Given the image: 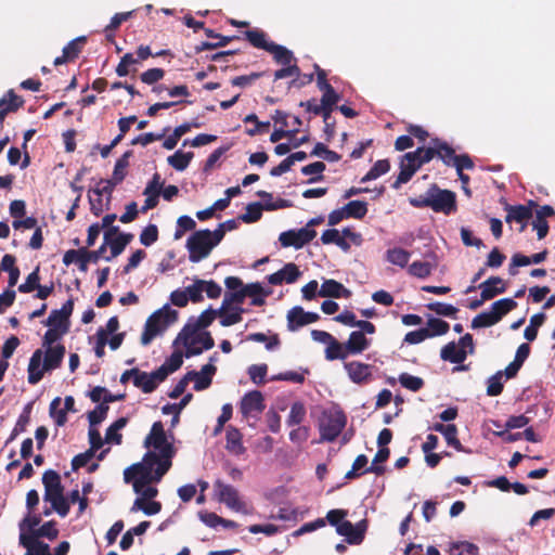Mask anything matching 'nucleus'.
<instances>
[{"mask_svg":"<svg viewBox=\"0 0 555 555\" xmlns=\"http://www.w3.org/2000/svg\"><path fill=\"white\" fill-rule=\"evenodd\" d=\"M448 446L454 448L459 452H467L457 438V427L454 424H449V428L443 434Z\"/></svg>","mask_w":555,"mask_h":555,"instance_id":"obj_60","label":"nucleus"},{"mask_svg":"<svg viewBox=\"0 0 555 555\" xmlns=\"http://www.w3.org/2000/svg\"><path fill=\"white\" fill-rule=\"evenodd\" d=\"M244 36L254 48L261 49L267 52L269 51L270 46L273 44V41H269L267 34L261 29L256 28L246 30Z\"/></svg>","mask_w":555,"mask_h":555,"instance_id":"obj_31","label":"nucleus"},{"mask_svg":"<svg viewBox=\"0 0 555 555\" xmlns=\"http://www.w3.org/2000/svg\"><path fill=\"white\" fill-rule=\"evenodd\" d=\"M26 533L27 535L33 537L34 539L40 540V538H47L53 541L57 538L59 530L56 528V522L54 520H50L44 522L37 530H33L31 532Z\"/></svg>","mask_w":555,"mask_h":555,"instance_id":"obj_38","label":"nucleus"},{"mask_svg":"<svg viewBox=\"0 0 555 555\" xmlns=\"http://www.w3.org/2000/svg\"><path fill=\"white\" fill-rule=\"evenodd\" d=\"M67 333V328L59 330L55 327H49V330L44 333L42 338V347L51 348L54 347L55 343L59 341L65 334Z\"/></svg>","mask_w":555,"mask_h":555,"instance_id":"obj_57","label":"nucleus"},{"mask_svg":"<svg viewBox=\"0 0 555 555\" xmlns=\"http://www.w3.org/2000/svg\"><path fill=\"white\" fill-rule=\"evenodd\" d=\"M268 372L267 364H254L248 367V375L253 383L257 385H263L266 382V375Z\"/></svg>","mask_w":555,"mask_h":555,"instance_id":"obj_62","label":"nucleus"},{"mask_svg":"<svg viewBox=\"0 0 555 555\" xmlns=\"http://www.w3.org/2000/svg\"><path fill=\"white\" fill-rule=\"evenodd\" d=\"M178 338L183 339V344L186 347L185 356L188 358L192 356L201 354L204 350H209L215 346V340L209 332L195 333L193 336L188 334H179Z\"/></svg>","mask_w":555,"mask_h":555,"instance_id":"obj_10","label":"nucleus"},{"mask_svg":"<svg viewBox=\"0 0 555 555\" xmlns=\"http://www.w3.org/2000/svg\"><path fill=\"white\" fill-rule=\"evenodd\" d=\"M178 311L165 305L160 309L153 312L146 320L143 333L141 335V344L147 346L152 340L166 332V330L177 322Z\"/></svg>","mask_w":555,"mask_h":555,"instance_id":"obj_4","label":"nucleus"},{"mask_svg":"<svg viewBox=\"0 0 555 555\" xmlns=\"http://www.w3.org/2000/svg\"><path fill=\"white\" fill-rule=\"evenodd\" d=\"M31 409H33V404H31V403H28V404L24 408L23 412L20 414V416H18V418H17V421H16V423H15L14 428H13V429H12V431H11L10 437L8 438V440H7V442H5L7 444H8V443H10V442H12L13 440H15V439H16V437H17L20 434H22V433L26 431V428H27V426H28V424H29V422H30V413H31Z\"/></svg>","mask_w":555,"mask_h":555,"instance_id":"obj_33","label":"nucleus"},{"mask_svg":"<svg viewBox=\"0 0 555 555\" xmlns=\"http://www.w3.org/2000/svg\"><path fill=\"white\" fill-rule=\"evenodd\" d=\"M347 218L363 219L367 214V203L364 201H350L344 206Z\"/></svg>","mask_w":555,"mask_h":555,"instance_id":"obj_42","label":"nucleus"},{"mask_svg":"<svg viewBox=\"0 0 555 555\" xmlns=\"http://www.w3.org/2000/svg\"><path fill=\"white\" fill-rule=\"evenodd\" d=\"M427 308L430 311H434L435 313H437L438 315L450 317V318H455V315L459 311V309L455 308L454 306H452L450 304L439 302V301L428 304Z\"/></svg>","mask_w":555,"mask_h":555,"instance_id":"obj_58","label":"nucleus"},{"mask_svg":"<svg viewBox=\"0 0 555 555\" xmlns=\"http://www.w3.org/2000/svg\"><path fill=\"white\" fill-rule=\"evenodd\" d=\"M24 105V100L16 95L11 89L5 95L0 99V122H3L5 116L10 113L16 112Z\"/></svg>","mask_w":555,"mask_h":555,"instance_id":"obj_26","label":"nucleus"},{"mask_svg":"<svg viewBox=\"0 0 555 555\" xmlns=\"http://www.w3.org/2000/svg\"><path fill=\"white\" fill-rule=\"evenodd\" d=\"M186 248L189 250V259L191 262H199L209 256L215 247L211 242L210 230L195 231L186 241Z\"/></svg>","mask_w":555,"mask_h":555,"instance_id":"obj_7","label":"nucleus"},{"mask_svg":"<svg viewBox=\"0 0 555 555\" xmlns=\"http://www.w3.org/2000/svg\"><path fill=\"white\" fill-rule=\"evenodd\" d=\"M65 352V346L56 344L54 347L46 348L44 358L42 360L43 351L41 349L35 350L28 363V383L36 385L42 379L44 372L60 367Z\"/></svg>","mask_w":555,"mask_h":555,"instance_id":"obj_2","label":"nucleus"},{"mask_svg":"<svg viewBox=\"0 0 555 555\" xmlns=\"http://www.w3.org/2000/svg\"><path fill=\"white\" fill-rule=\"evenodd\" d=\"M217 317V310L211 307L201 313L197 319H190L182 330V334L193 336L201 330L208 327Z\"/></svg>","mask_w":555,"mask_h":555,"instance_id":"obj_20","label":"nucleus"},{"mask_svg":"<svg viewBox=\"0 0 555 555\" xmlns=\"http://www.w3.org/2000/svg\"><path fill=\"white\" fill-rule=\"evenodd\" d=\"M264 408L263 396L259 390L247 392L240 404V410L244 416L261 413Z\"/></svg>","mask_w":555,"mask_h":555,"instance_id":"obj_18","label":"nucleus"},{"mask_svg":"<svg viewBox=\"0 0 555 555\" xmlns=\"http://www.w3.org/2000/svg\"><path fill=\"white\" fill-rule=\"evenodd\" d=\"M367 527L369 524L366 519H362L356 525L345 519L339 526H337L336 532L339 535L345 537L347 543L351 545H359L365 538Z\"/></svg>","mask_w":555,"mask_h":555,"instance_id":"obj_12","label":"nucleus"},{"mask_svg":"<svg viewBox=\"0 0 555 555\" xmlns=\"http://www.w3.org/2000/svg\"><path fill=\"white\" fill-rule=\"evenodd\" d=\"M345 370L349 378L356 384L365 383L372 376L371 365L358 361L345 363Z\"/></svg>","mask_w":555,"mask_h":555,"instance_id":"obj_23","label":"nucleus"},{"mask_svg":"<svg viewBox=\"0 0 555 555\" xmlns=\"http://www.w3.org/2000/svg\"><path fill=\"white\" fill-rule=\"evenodd\" d=\"M306 417V408L304 403L297 401L294 402L291 406L289 415L287 417L286 424L289 427L299 425Z\"/></svg>","mask_w":555,"mask_h":555,"instance_id":"obj_46","label":"nucleus"},{"mask_svg":"<svg viewBox=\"0 0 555 555\" xmlns=\"http://www.w3.org/2000/svg\"><path fill=\"white\" fill-rule=\"evenodd\" d=\"M415 154L412 152L405 153L400 162V172L392 183V189H399L402 184L408 183L415 172L421 168L420 163L416 160Z\"/></svg>","mask_w":555,"mask_h":555,"instance_id":"obj_15","label":"nucleus"},{"mask_svg":"<svg viewBox=\"0 0 555 555\" xmlns=\"http://www.w3.org/2000/svg\"><path fill=\"white\" fill-rule=\"evenodd\" d=\"M40 267L37 266L35 270L28 274L26 281L18 286V292L23 294H28L40 285V275H39Z\"/></svg>","mask_w":555,"mask_h":555,"instance_id":"obj_51","label":"nucleus"},{"mask_svg":"<svg viewBox=\"0 0 555 555\" xmlns=\"http://www.w3.org/2000/svg\"><path fill=\"white\" fill-rule=\"evenodd\" d=\"M325 168L326 166L323 162H314L312 164L304 166L301 168V173L305 176L315 175L314 177L308 180V183H314L323 180L324 177L322 176V172L325 170Z\"/></svg>","mask_w":555,"mask_h":555,"instance_id":"obj_47","label":"nucleus"},{"mask_svg":"<svg viewBox=\"0 0 555 555\" xmlns=\"http://www.w3.org/2000/svg\"><path fill=\"white\" fill-rule=\"evenodd\" d=\"M268 52L273 55V59L276 63L282 64L283 66L292 65V62L295 60L294 54L291 50L275 42H273V44L270 46Z\"/></svg>","mask_w":555,"mask_h":555,"instance_id":"obj_36","label":"nucleus"},{"mask_svg":"<svg viewBox=\"0 0 555 555\" xmlns=\"http://www.w3.org/2000/svg\"><path fill=\"white\" fill-rule=\"evenodd\" d=\"M245 298H251V305L261 307L266 304V297L270 295L269 291H264L260 283H250L244 286Z\"/></svg>","mask_w":555,"mask_h":555,"instance_id":"obj_30","label":"nucleus"},{"mask_svg":"<svg viewBox=\"0 0 555 555\" xmlns=\"http://www.w3.org/2000/svg\"><path fill=\"white\" fill-rule=\"evenodd\" d=\"M410 257V251L400 247L390 248L386 251V260L401 268L408 264Z\"/></svg>","mask_w":555,"mask_h":555,"instance_id":"obj_41","label":"nucleus"},{"mask_svg":"<svg viewBox=\"0 0 555 555\" xmlns=\"http://www.w3.org/2000/svg\"><path fill=\"white\" fill-rule=\"evenodd\" d=\"M430 208L435 212L450 215L456 210V195L450 190H441L437 184L429 186Z\"/></svg>","mask_w":555,"mask_h":555,"instance_id":"obj_8","label":"nucleus"},{"mask_svg":"<svg viewBox=\"0 0 555 555\" xmlns=\"http://www.w3.org/2000/svg\"><path fill=\"white\" fill-rule=\"evenodd\" d=\"M428 327V338L435 337V336H441L449 332L450 325L448 322L438 319V318H430L427 322Z\"/></svg>","mask_w":555,"mask_h":555,"instance_id":"obj_49","label":"nucleus"},{"mask_svg":"<svg viewBox=\"0 0 555 555\" xmlns=\"http://www.w3.org/2000/svg\"><path fill=\"white\" fill-rule=\"evenodd\" d=\"M440 357L444 361L459 364L465 361L467 352L463 348L457 347L454 341H451L442 347Z\"/></svg>","mask_w":555,"mask_h":555,"instance_id":"obj_29","label":"nucleus"},{"mask_svg":"<svg viewBox=\"0 0 555 555\" xmlns=\"http://www.w3.org/2000/svg\"><path fill=\"white\" fill-rule=\"evenodd\" d=\"M348 356L349 352L347 351L346 345L340 344L335 337L331 343L327 344V347L325 349L326 360H345Z\"/></svg>","mask_w":555,"mask_h":555,"instance_id":"obj_40","label":"nucleus"},{"mask_svg":"<svg viewBox=\"0 0 555 555\" xmlns=\"http://www.w3.org/2000/svg\"><path fill=\"white\" fill-rule=\"evenodd\" d=\"M196 222L186 215L180 216L177 220V228L173 234L175 240H180L186 231H193Z\"/></svg>","mask_w":555,"mask_h":555,"instance_id":"obj_53","label":"nucleus"},{"mask_svg":"<svg viewBox=\"0 0 555 555\" xmlns=\"http://www.w3.org/2000/svg\"><path fill=\"white\" fill-rule=\"evenodd\" d=\"M503 372L498 371L494 375L488 378L487 386V395L490 397H496L502 393L504 385H503Z\"/></svg>","mask_w":555,"mask_h":555,"instance_id":"obj_52","label":"nucleus"},{"mask_svg":"<svg viewBox=\"0 0 555 555\" xmlns=\"http://www.w3.org/2000/svg\"><path fill=\"white\" fill-rule=\"evenodd\" d=\"M109 406L102 402L96 405L94 410L90 411L88 413V421L90 426H95L102 423L106 418Z\"/></svg>","mask_w":555,"mask_h":555,"instance_id":"obj_63","label":"nucleus"},{"mask_svg":"<svg viewBox=\"0 0 555 555\" xmlns=\"http://www.w3.org/2000/svg\"><path fill=\"white\" fill-rule=\"evenodd\" d=\"M433 266L427 261H414L409 267V273L420 279H426L431 274Z\"/></svg>","mask_w":555,"mask_h":555,"instance_id":"obj_55","label":"nucleus"},{"mask_svg":"<svg viewBox=\"0 0 555 555\" xmlns=\"http://www.w3.org/2000/svg\"><path fill=\"white\" fill-rule=\"evenodd\" d=\"M538 206L534 201H529L528 205H509L505 203L504 209L506 211V223L516 222L520 224L519 231L522 232L529 219L532 218V207Z\"/></svg>","mask_w":555,"mask_h":555,"instance_id":"obj_13","label":"nucleus"},{"mask_svg":"<svg viewBox=\"0 0 555 555\" xmlns=\"http://www.w3.org/2000/svg\"><path fill=\"white\" fill-rule=\"evenodd\" d=\"M390 170V163L388 159H379L377 160L371 169L366 172V175L361 179V182H367L371 180H375L378 177L387 173Z\"/></svg>","mask_w":555,"mask_h":555,"instance_id":"obj_44","label":"nucleus"},{"mask_svg":"<svg viewBox=\"0 0 555 555\" xmlns=\"http://www.w3.org/2000/svg\"><path fill=\"white\" fill-rule=\"evenodd\" d=\"M133 385L140 388L144 393H151L156 389L154 380H152L150 374L139 370V373L133 378Z\"/></svg>","mask_w":555,"mask_h":555,"instance_id":"obj_50","label":"nucleus"},{"mask_svg":"<svg viewBox=\"0 0 555 555\" xmlns=\"http://www.w3.org/2000/svg\"><path fill=\"white\" fill-rule=\"evenodd\" d=\"M144 447H153L159 451L158 453L154 452L156 459L151 460L150 463L157 468V479H162L170 469L176 451L172 443L167 441L164 425L160 421L152 425L150 434L144 439Z\"/></svg>","mask_w":555,"mask_h":555,"instance_id":"obj_1","label":"nucleus"},{"mask_svg":"<svg viewBox=\"0 0 555 555\" xmlns=\"http://www.w3.org/2000/svg\"><path fill=\"white\" fill-rule=\"evenodd\" d=\"M433 145L436 146V155L447 165L452 166L454 158L457 156L454 149L444 141L439 139L433 140Z\"/></svg>","mask_w":555,"mask_h":555,"instance_id":"obj_35","label":"nucleus"},{"mask_svg":"<svg viewBox=\"0 0 555 555\" xmlns=\"http://www.w3.org/2000/svg\"><path fill=\"white\" fill-rule=\"evenodd\" d=\"M131 156V151L126 152L120 158H118L115 163L114 171L112 178L115 179V182H122L126 177V168L129 166L128 158Z\"/></svg>","mask_w":555,"mask_h":555,"instance_id":"obj_54","label":"nucleus"},{"mask_svg":"<svg viewBox=\"0 0 555 555\" xmlns=\"http://www.w3.org/2000/svg\"><path fill=\"white\" fill-rule=\"evenodd\" d=\"M20 544L26 548L25 555H49L50 552L49 544L27 535L26 532L20 533Z\"/></svg>","mask_w":555,"mask_h":555,"instance_id":"obj_24","label":"nucleus"},{"mask_svg":"<svg viewBox=\"0 0 555 555\" xmlns=\"http://www.w3.org/2000/svg\"><path fill=\"white\" fill-rule=\"evenodd\" d=\"M315 236V230L301 228L299 230L282 232L279 236V241L283 247H295L296 249H299L310 243Z\"/></svg>","mask_w":555,"mask_h":555,"instance_id":"obj_11","label":"nucleus"},{"mask_svg":"<svg viewBox=\"0 0 555 555\" xmlns=\"http://www.w3.org/2000/svg\"><path fill=\"white\" fill-rule=\"evenodd\" d=\"M204 280L195 279L192 285L185 287V293L188 295L189 300L192 302H201L203 301V292H204Z\"/></svg>","mask_w":555,"mask_h":555,"instance_id":"obj_59","label":"nucleus"},{"mask_svg":"<svg viewBox=\"0 0 555 555\" xmlns=\"http://www.w3.org/2000/svg\"><path fill=\"white\" fill-rule=\"evenodd\" d=\"M87 42V38L85 36L77 37L69 41L64 48L61 56L55 57L53 64L55 66L65 64L67 62L75 61L79 54L82 52L83 46Z\"/></svg>","mask_w":555,"mask_h":555,"instance_id":"obj_21","label":"nucleus"},{"mask_svg":"<svg viewBox=\"0 0 555 555\" xmlns=\"http://www.w3.org/2000/svg\"><path fill=\"white\" fill-rule=\"evenodd\" d=\"M193 157H194L193 152L184 153L179 150V151L175 152V154L170 155L167 158V162L176 170L183 171L188 168V166L190 165Z\"/></svg>","mask_w":555,"mask_h":555,"instance_id":"obj_39","label":"nucleus"},{"mask_svg":"<svg viewBox=\"0 0 555 555\" xmlns=\"http://www.w3.org/2000/svg\"><path fill=\"white\" fill-rule=\"evenodd\" d=\"M347 423L345 413L340 410H324L319 417L321 441L333 442L343 431Z\"/></svg>","mask_w":555,"mask_h":555,"instance_id":"obj_5","label":"nucleus"},{"mask_svg":"<svg viewBox=\"0 0 555 555\" xmlns=\"http://www.w3.org/2000/svg\"><path fill=\"white\" fill-rule=\"evenodd\" d=\"M217 367L211 364H205L202 366L201 372L191 371L188 372L189 380H194V390L202 391L207 389L212 383V376L216 374Z\"/></svg>","mask_w":555,"mask_h":555,"instance_id":"obj_19","label":"nucleus"},{"mask_svg":"<svg viewBox=\"0 0 555 555\" xmlns=\"http://www.w3.org/2000/svg\"><path fill=\"white\" fill-rule=\"evenodd\" d=\"M142 511L145 515L152 516L162 511V503L153 500L135 499L130 512Z\"/></svg>","mask_w":555,"mask_h":555,"instance_id":"obj_34","label":"nucleus"},{"mask_svg":"<svg viewBox=\"0 0 555 555\" xmlns=\"http://www.w3.org/2000/svg\"><path fill=\"white\" fill-rule=\"evenodd\" d=\"M242 438V434L237 428L229 426L225 434V449L235 455L244 454L246 448L243 446Z\"/></svg>","mask_w":555,"mask_h":555,"instance_id":"obj_28","label":"nucleus"},{"mask_svg":"<svg viewBox=\"0 0 555 555\" xmlns=\"http://www.w3.org/2000/svg\"><path fill=\"white\" fill-rule=\"evenodd\" d=\"M42 483L44 486V501L63 495L64 487L61 482V476L53 469H48L42 475Z\"/></svg>","mask_w":555,"mask_h":555,"instance_id":"obj_17","label":"nucleus"},{"mask_svg":"<svg viewBox=\"0 0 555 555\" xmlns=\"http://www.w3.org/2000/svg\"><path fill=\"white\" fill-rule=\"evenodd\" d=\"M74 310V300L68 299L65 301L61 309H54L50 312L47 320L42 321L46 326L55 327L59 330L67 328L69 331V318Z\"/></svg>","mask_w":555,"mask_h":555,"instance_id":"obj_14","label":"nucleus"},{"mask_svg":"<svg viewBox=\"0 0 555 555\" xmlns=\"http://www.w3.org/2000/svg\"><path fill=\"white\" fill-rule=\"evenodd\" d=\"M351 292L336 280H325L319 291V296L331 298H348Z\"/></svg>","mask_w":555,"mask_h":555,"instance_id":"obj_25","label":"nucleus"},{"mask_svg":"<svg viewBox=\"0 0 555 555\" xmlns=\"http://www.w3.org/2000/svg\"><path fill=\"white\" fill-rule=\"evenodd\" d=\"M155 459L154 451H147L142 462L135 463L124 470V480L126 483L132 482L134 492H139L141 488L162 480L156 477L157 468L150 463L151 460Z\"/></svg>","mask_w":555,"mask_h":555,"instance_id":"obj_3","label":"nucleus"},{"mask_svg":"<svg viewBox=\"0 0 555 555\" xmlns=\"http://www.w3.org/2000/svg\"><path fill=\"white\" fill-rule=\"evenodd\" d=\"M214 488L219 502L225 504L232 511L247 513L246 504L240 499L238 491L233 486L218 479L215 481Z\"/></svg>","mask_w":555,"mask_h":555,"instance_id":"obj_9","label":"nucleus"},{"mask_svg":"<svg viewBox=\"0 0 555 555\" xmlns=\"http://www.w3.org/2000/svg\"><path fill=\"white\" fill-rule=\"evenodd\" d=\"M238 38L240 37H237V36H222L221 35L220 37H218L219 40L216 42L204 41L201 44L195 46L194 51H195V53H201L205 50H214L217 48L225 47L228 43H230L233 40H236Z\"/></svg>","mask_w":555,"mask_h":555,"instance_id":"obj_48","label":"nucleus"},{"mask_svg":"<svg viewBox=\"0 0 555 555\" xmlns=\"http://www.w3.org/2000/svg\"><path fill=\"white\" fill-rule=\"evenodd\" d=\"M266 210V204L259 202L249 203L246 206V212L238 216V219L245 223H254L261 219L262 211Z\"/></svg>","mask_w":555,"mask_h":555,"instance_id":"obj_37","label":"nucleus"},{"mask_svg":"<svg viewBox=\"0 0 555 555\" xmlns=\"http://www.w3.org/2000/svg\"><path fill=\"white\" fill-rule=\"evenodd\" d=\"M286 318L288 331L295 332L299 327L317 322L320 315L315 312H306L302 307L296 306L287 312Z\"/></svg>","mask_w":555,"mask_h":555,"instance_id":"obj_16","label":"nucleus"},{"mask_svg":"<svg viewBox=\"0 0 555 555\" xmlns=\"http://www.w3.org/2000/svg\"><path fill=\"white\" fill-rule=\"evenodd\" d=\"M517 302L513 298H502L491 305L490 311L477 314L472 321V328L490 327L499 323L504 315L516 309Z\"/></svg>","mask_w":555,"mask_h":555,"instance_id":"obj_6","label":"nucleus"},{"mask_svg":"<svg viewBox=\"0 0 555 555\" xmlns=\"http://www.w3.org/2000/svg\"><path fill=\"white\" fill-rule=\"evenodd\" d=\"M398 380L402 387L414 392L421 390L425 385V382L422 377L413 376L409 373H401Z\"/></svg>","mask_w":555,"mask_h":555,"instance_id":"obj_45","label":"nucleus"},{"mask_svg":"<svg viewBox=\"0 0 555 555\" xmlns=\"http://www.w3.org/2000/svg\"><path fill=\"white\" fill-rule=\"evenodd\" d=\"M481 289L480 296L482 300H490L495 296L505 293L506 284L500 276H490L488 280L479 284Z\"/></svg>","mask_w":555,"mask_h":555,"instance_id":"obj_22","label":"nucleus"},{"mask_svg":"<svg viewBox=\"0 0 555 555\" xmlns=\"http://www.w3.org/2000/svg\"><path fill=\"white\" fill-rule=\"evenodd\" d=\"M244 312V309L241 307H235L232 309L231 312L222 311L221 307L217 310V315L220 317V324L224 327L234 325L236 323H240L242 321V313Z\"/></svg>","mask_w":555,"mask_h":555,"instance_id":"obj_43","label":"nucleus"},{"mask_svg":"<svg viewBox=\"0 0 555 555\" xmlns=\"http://www.w3.org/2000/svg\"><path fill=\"white\" fill-rule=\"evenodd\" d=\"M245 294L244 287L242 289L235 292L225 293L224 298L221 304V312L229 310L232 304L241 305L244 302Z\"/></svg>","mask_w":555,"mask_h":555,"instance_id":"obj_61","label":"nucleus"},{"mask_svg":"<svg viewBox=\"0 0 555 555\" xmlns=\"http://www.w3.org/2000/svg\"><path fill=\"white\" fill-rule=\"evenodd\" d=\"M107 247L102 244L96 250H88L86 247L81 248V259L79 263V270L86 272L88 270V263H96L101 258L105 259V253Z\"/></svg>","mask_w":555,"mask_h":555,"instance_id":"obj_32","label":"nucleus"},{"mask_svg":"<svg viewBox=\"0 0 555 555\" xmlns=\"http://www.w3.org/2000/svg\"><path fill=\"white\" fill-rule=\"evenodd\" d=\"M158 240V228L156 224H149L140 234V243L146 247L153 245Z\"/></svg>","mask_w":555,"mask_h":555,"instance_id":"obj_64","label":"nucleus"},{"mask_svg":"<svg viewBox=\"0 0 555 555\" xmlns=\"http://www.w3.org/2000/svg\"><path fill=\"white\" fill-rule=\"evenodd\" d=\"M478 546L469 542L453 543L450 547V555H478Z\"/></svg>","mask_w":555,"mask_h":555,"instance_id":"obj_56","label":"nucleus"},{"mask_svg":"<svg viewBox=\"0 0 555 555\" xmlns=\"http://www.w3.org/2000/svg\"><path fill=\"white\" fill-rule=\"evenodd\" d=\"M371 340L366 338L363 332L353 331L350 333L348 340L345 343L349 354L362 353L370 347Z\"/></svg>","mask_w":555,"mask_h":555,"instance_id":"obj_27","label":"nucleus"}]
</instances>
